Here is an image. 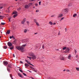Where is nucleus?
I'll return each mask as SVG.
<instances>
[{
    "mask_svg": "<svg viewBox=\"0 0 79 79\" xmlns=\"http://www.w3.org/2000/svg\"><path fill=\"white\" fill-rule=\"evenodd\" d=\"M25 66L26 67H28V66H29V65L28 64H25Z\"/></svg>",
    "mask_w": 79,
    "mask_h": 79,
    "instance_id": "17",
    "label": "nucleus"
},
{
    "mask_svg": "<svg viewBox=\"0 0 79 79\" xmlns=\"http://www.w3.org/2000/svg\"><path fill=\"white\" fill-rule=\"evenodd\" d=\"M6 34H10V30L7 31L6 32Z\"/></svg>",
    "mask_w": 79,
    "mask_h": 79,
    "instance_id": "13",
    "label": "nucleus"
},
{
    "mask_svg": "<svg viewBox=\"0 0 79 79\" xmlns=\"http://www.w3.org/2000/svg\"><path fill=\"white\" fill-rule=\"evenodd\" d=\"M67 71L68 72V71H69V70H67Z\"/></svg>",
    "mask_w": 79,
    "mask_h": 79,
    "instance_id": "59",
    "label": "nucleus"
},
{
    "mask_svg": "<svg viewBox=\"0 0 79 79\" xmlns=\"http://www.w3.org/2000/svg\"><path fill=\"white\" fill-rule=\"evenodd\" d=\"M24 41H25V42H27V41H28V40H27V39H26L24 40Z\"/></svg>",
    "mask_w": 79,
    "mask_h": 79,
    "instance_id": "27",
    "label": "nucleus"
},
{
    "mask_svg": "<svg viewBox=\"0 0 79 79\" xmlns=\"http://www.w3.org/2000/svg\"><path fill=\"white\" fill-rule=\"evenodd\" d=\"M29 8V5H26L25 6V9H27V8Z\"/></svg>",
    "mask_w": 79,
    "mask_h": 79,
    "instance_id": "8",
    "label": "nucleus"
},
{
    "mask_svg": "<svg viewBox=\"0 0 79 79\" xmlns=\"http://www.w3.org/2000/svg\"><path fill=\"white\" fill-rule=\"evenodd\" d=\"M49 24H50V25H53V23L51 22H49Z\"/></svg>",
    "mask_w": 79,
    "mask_h": 79,
    "instance_id": "26",
    "label": "nucleus"
},
{
    "mask_svg": "<svg viewBox=\"0 0 79 79\" xmlns=\"http://www.w3.org/2000/svg\"><path fill=\"white\" fill-rule=\"evenodd\" d=\"M58 35H60V32H59V33L58 34Z\"/></svg>",
    "mask_w": 79,
    "mask_h": 79,
    "instance_id": "57",
    "label": "nucleus"
},
{
    "mask_svg": "<svg viewBox=\"0 0 79 79\" xmlns=\"http://www.w3.org/2000/svg\"><path fill=\"white\" fill-rule=\"evenodd\" d=\"M60 60H64V57H60Z\"/></svg>",
    "mask_w": 79,
    "mask_h": 79,
    "instance_id": "19",
    "label": "nucleus"
},
{
    "mask_svg": "<svg viewBox=\"0 0 79 79\" xmlns=\"http://www.w3.org/2000/svg\"><path fill=\"white\" fill-rule=\"evenodd\" d=\"M20 63H21V64L23 63V62L21 61H20Z\"/></svg>",
    "mask_w": 79,
    "mask_h": 79,
    "instance_id": "51",
    "label": "nucleus"
},
{
    "mask_svg": "<svg viewBox=\"0 0 79 79\" xmlns=\"http://www.w3.org/2000/svg\"><path fill=\"white\" fill-rule=\"evenodd\" d=\"M31 1H34V0H31Z\"/></svg>",
    "mask_w": 79,
    "mask_h": 79,
    "instance_id": "63",
    "label": "nucleus"
},
{
    "mask_svg": "<svg viewBox=\"0 0 79 79\" xmlns=\"http://www.w3.org/2000/svg\"><path fill=\"white\" fill-rule=\"evenodd\" d=\"M71 54H69L68 56V58L69 59V60H71Z\"/></svg>",
    "mask_w": 79,
    "mask_h": 79,
    "instance_id": "11",
    "label": "nucleus"
},
{
    "mask_svg": "<svg viewBox=\"0 0 79 79\" xmlns=\"http://www.w3.org/2000/svg\"><path fill=\"white\" fill-rule=\"evenodd\" d=\"M12 79H13V77L11 78Z\"/></svg>",
    "mask_w": 79,
    "mask_h": 79,
    "instance_id": "64",
    "label": "nucleus"
},
{
    "mask_svg": "<svg viewBox=\"0 0 79 79\" xmlns=\"http://www.w3.org/2000/svg\"><path fill=\"white\" fill-rule=\"evenodd\" d=\"M76 69L77 71H79V68H76Z\"/></svg>",
    "mask_w": 79,
    "mask_h": 79,
    "instance_id": "35",
    "label": "nucleus"
},
{
    "mask_svg": "<svg viewBox=\"0 0 79 79\" xmlns=\"http://www.w3.org/2000/svg\"><path fill=\"white\" fill-rule=\"evenodd\" d=\"M74 52H75V54H76V53H77V51H76V50H75Z\"/></svg>",
    "mask_w": 79,
    "mask_h": 79,
    "instance_id": "42",
    "label": "nucleus"
},
{
    "mask_svg": "<svg viewBox=\"0 0 79 79\" xmlns=\"http://www.w3.org/2000/svg\"><path fill=\"white\" fill-rule=\"evenodd\" d=\"M13 57H15V55H13Z\"/></svg>",
    "mask_w": 79,
    "mask_h": 79,
    "instance_id": "61",
    "label": "nucleus"
},
{
    "mask_svg": "<svg viewBox=\"0 0 79 79\" xmlns=\"http://www.w3.org/2000/svg\"><path fill=\"white\" fill-rule=\"evenodd\" d=\"M18 75L19 77H21V78H23V76H22V75L21 74H20V73H18Z\"/></svg>",
    "mask_w": 79,
    "mask_h": 79,
    "instance_id": "12",
    "label": "nucleus"
},
{
    "mask_svg": "<svg viewBox=\"0 0 79 79\" xmlns=\"http://www.w3.org/2000/svg\"><path fill=\"white\" fill-rule=\"evenodd\" d=\"M69 10L68 8L63 9L61 11L62 13L63 14H66L68 12Z\"/></svg>",
    "mask_w": 79,
    "mask_h": 79,
    "instance_id": "2",
    "label": "nucleus"
},
{
    "mask_svg": "<svg viewBox=\"0 0 79 79\" xmlns=\"http://www.w3.org/2000/svg\"><path fill=\"white\" fill-rule=\"evenodd\" d=\"M54 16H54V15H52L51 16V17H54Z\"/></svg>",
    "mask_w": 79,
    "mask_h": 79,
    "instance_id": "58",
    "label": "nucleus"
},
{
    "mask_svg": "<svg viewBox=\"0 0 79 79\" xmlns=\"http://www.w3.org/2000/svg\"><path fill=\"white\" fill-rule=\"evenodd\" d=\"M42 48H43V49H44V45H43Z\"/></svg>",
    "mask_w": 79,
    "mask_h": 79,
    "instance_id": "45",
    "label": "nucleus"
},
{
    "mask_svg": "<svg viewBox=\"0 0 79 79\" xmlns=\"http://www.w3.org/2000/svg\"><path fill=\"white\" fill-rule=\"evenodd\" d=\"M10 39H15V37L13 36H10L9 37Z\"/></svg>",
    "mask_w": 79,
    "mask_h": 79,
    "instance_id": "14",
    "label": "nucleus"
},
{
    "mask_svg": "<svg viewBox=\"0 0 79 79\" xmlns=\"http://www.w3.org/2000/svg\"><path fill=\"white\" fill-rule=\"evenodd\" d=\"M25 61H26V62H27V63L29 64H30V65H31V66H34V65L31 64V62H29L28 61H27V60H26Z\"/></svg>",
    "mask_w": 79,
    "mask_h": 79,
    "instance_id": "6",
    "label": "nucleus"
},
{
    "mask_svg": "<svg viewBox=\"0 0 79 79\" xmlns=\"http://www.w3.org/2000/svg\"><path fill=\"white\" fill-rule=\"evenodd\" d=\"M30 68H31V69H34V68H33L31 66H30Z\"/></svg>",
    "mask_w": 79,
    "mask_h": 79,
    "instance_id": "43",
    "label": "nucleus"
},
{
    "mask_svg": "<svg viewBox=\"0 0 79 79\" xmlns=\"http://www.w3.org/2000/svg\"><path fill=\"white\" fill-rule=\"evenodd\" d=\"M8 67L10 68H11V64H8Z\"/></svg>",
    "mask_w": 79,
    "mask_h": 79,
    "instance_id": "15",
    "label": "nucleus"
},
{
    "mask_svg": "<svg viewBox=\"0 0 79 79\" xmlns=\"http://www.w3.org/2000/svg\"><path fill=\"white\" fill-rule=\"evenodd\" d=\"M39 5H41V1H40L39 2Z\"/></svg>",
    "mask_w": 79,
    "mask_h": 79,
    "instance_id": "39",
    "label": "nucleus"
},
{
    "mask_svg": "<svg viewBox=\"0 0 79 79\" xmlns=\"http://www.w3.org/2000/svg\"><path fill=\"white\" fill-rule=\"evenodd\" d=\"M26 19H24L22 21L21 23L24 24L25 23V21H26Z\"/></svg>",
    "mask_w": 79,
    "mask_h": 79,
    "instance_id": "9",
    "label": "nucleus"
},
{
    "mask_svg": "<svg viewBox=\"0 0 79 79\" xmlns=\"http://www.w3.org/2000/svg\"><path fill=\"white\" fill-rule=\"evenodd\" d=\"M19 70L21 72V73H23V71H22V69H19Z\"/></svg>",
    "mask_w": 79,
    "mask_h": 79,
    "instance_id": "34",
    "label": "nucleus"
},
{
    "mask_svg": "<svg viewBox=\"0 0 79 79\" xmlns=\"http://www.w3.org/2000/svg\"><path fill=\"white\" fill-rule=\"evenodd\" d=\"M67 48V47H65L63 48V49L64 50H65V49H66Z\"/></svg>",
    "mask_w": 79,
    "mask_h": 79,
    "instance_id": "28",
    "label": "nucleus"
},
{
    "mask_svg": "<svg viewBox=\"0 0 79 79\" xmlns=\"http://www.w3.org/2000/svg\"><path fill=\"white\" fill-rule=\"evenodd\" d=\"M56 24V23H54L53 24L52 23V25H55Z\"/></svg>",
    "mask_w": 79,
    "mask_h": 79,
    "instance_id": "52",
    "label": "nucleus"
},
{
    "mask_svg": "<svg viewBox=\"0 0 79 79\" xmlns=\"http://www.w3.org/2000/svg\"><path fill=\"white\" fill-rule=\"evenodd\" d=\"M76 58H77V57H78V56L77 55H76Z\"/></svg>",
    "mask_w": 79,
    "mask_h": 79,
    "instance_id": "54",
    "label": "nucleus"
},
{
    "mask_svg": "<svg viewBox=\"0 0 79 79\" xmlns=\"http://www.w3.org/2000/svg\"><path fill=\"white\" fill-rule=\"evenodd\" d=\"M37 33H35V34H37Z\"/></svg>",
    "mask_w": 79,
    "mask_h": 79,
    "instance_id": "60",
    "label": "nucleus"
},
{
    "mask_svg": "<svg viewBox=\"0 0 79 79\" xmlns=\"http://www.w3.org/2000/svg\"><path fill=\"white\" fill-rule=\"evenodd\" d=\"M7 44L9 47H11L12 46V44L10 43V42H8L7 43Z\"/></svg>",
    "mask_w": 79,
    "mask_h": 79,
    "instance_id": "5",
    "label": "nucleus"
},
{
    "mask_svg": "<svg viewBox=\"0 0 79 79\" xmlns=\"http://www.w3.org/2000/svg\"><path fill=\"white\" fill-rule=\"evenodd\" d=\"M66 71V69H64V70H63V71Z\"/></svg>",
    "mask_w": 79,
    "mask_h": 79,
    "instance_id": "62",
    "label": "nucleus"
},
{
    "mask_svg": "<svg viewBox=\"0 0 79 79\" xmlns=\"http://www.w3.org/2000/svg\"><path fill=\"white\" fill-rule=\"evenodd\" d=\"M4 48H5V49H6L7 48V46H4Z\"/></svg>",
    "mask_w": 79,
    "mask_h": 79,
    "instance_id": "30",
    "label": "nucleus"
},
{
    "mask_svg": "<svg viewBox=\"0 0 79 79\" xmlns=\"http://www.w3.org/2000/svg\"><path fill=\"white\" fill-rule=\"evenodd\" d=\"M65 32H67V28H65Z\"/></svg>",
    "mask_w": 79,
    "mask_h": 79,
    "instance_id": "46",
    "label": "nucleus"
},
{
    "mask_svg": "<svg viewBox=\"0 0 79 79\" xmlns=\"http://www.w3.org/2000/svg\"><path fill=\"white\" fill-rule=\"evenodd\" d=\"M15 47L18 50H20L22 52H24V48L23 46H17Z\"/></svg>",
    "mask_w": 79,
    "mask_h": 79,
    "instance_id": "1",
    "label": "nucleus"
},
{
    "mask_svg": "<svg viewBox=\"0 0 79 79\" xmlns=\"http://www.w3.org/2000/svg\"><path fill=\"white\" fill-rule=\"evenodd\" d=\"M18 10H21V8H19V9H18Z\"/></svg>",
    "mask_w": 79,
    "mask_h": 79,
    "instance_id": "55",
    "label": "nucleus"
},
{
    "mask_svg": "<svg viewBox=\"0 0 79 79\" xmlns=\"http://www.w3.org/2000/svg\"><path fill=\"white\" fill-rule=\"evenodd\" d=\"M32 3H31L29 4V6H32Z\"/></svg>",
    "mask_w": 79,
    "mask_h": 79,
    "instance_id": "21",
    "label": "nucleus"
},
{
    "mask_svg": "<svg viewBox=\"0 0 79 79\" xmlns=\"http://www.w3.org/2000/svg\"><path fill=\"white\" fill-rule=\"evenodd\" d=\"M29 55L31 56V58L32 59H33V60L36 59V56H35V55L34 53H30L29 54Z\"/></svg>",
    "mask_w": 79,
    "mask_h": 79,
    "instance_id": "3",
    "label": "nucleus"
},
{
    "mask_svg": "<svg viewBox=\"0 0 79 79\" xmlns=\"http://www.w3.org/2000/svg\"><path fill=\"white\" fill-rule=\"evenodd\" d=\"M64 19V17L62 18L61 19H60V21H61V20H63Z\"/></svg>",
    "mask_w": 79,
    "mask_h": 79,
    "instance_id": "48",
    "label": "nucleus"
},
{
    "mask_svg": "<svg viewBox=\"0 0 79 79\" xmlns=\"http://www.w3.org/2000/svg\"><path fill=\"white\" fill-rule=\"evenodd\" d=\"M62 16H63V14H60L58 16V18H61V17H62Z\"/></svg>",
    "mask_w": 79,
    "mask_h": 79,
    "instance_id": "10",
    "label": "nucleus"
},
{
    "mask_svg": "<svg viewBox=\"0 0 79 79\" xmlns=\"http://www.w3.org/2000/svg\"><path fill=\"white\" fill-rule=\"evenodd\" d=\"M39 12V10H36V13H38V12Z\"/></svg>",
    "mask_w": 79,
    "mask_h": 79,
    "instance_id": "38",
    "label": "nucleus"
},
{
    "mask_svg": "<svg viewBox=\"0 0 79 79\" xmlns=\"http://www.w3.org/2000/svg\"><path fill=\"white\" fill-rule=\"evenodd\" d=\"M73 16L74 18H75V17H76L77 16V14H74Z\"/></svg>",
    "mask_w": 79,
    "mask_h": 79,
    "instance_id": "18",
    "label": "nucleus"
},
{
    "mask_svg": "<svg viewBox=\"0 0 79 79\" xmlns=\"http://www.w3.org/2000/svg\"><path fill=\"white\" fill-rule=\"evenodd\" d=\"M27 58H29L30 60H31V57H29L28 56H27Z\"/></svg>",
    "mask_w": 79,
    "mask_h": 79,
    "instance_id": "40",
    "label": "nucleus"
},
{
    "mask_svg": "<svg viewBox=\"0 0 79 79\" xmlns=\"http://www.w3.org/2000/svg\"><path fill=\"white\" fill-rule=\"evenodd\" d=\"M7 70L8 71V72H10V69L9 68H7Z\"/></svg>",
    "mask_w": 79,
    "mask_h": 79,
    "instance_id": "29",
    "label": "nucleus"
},
{
    "mask_svg": "<svg viewBox=\"0 0 79 79\" xmlns=\"http://www.w3.org/2000/svg\"><path fill=\"white\" fill-rule=\"evenodd\" d=\"M10 77H11V78H12V77H12V75L10 74Z\"/></svg>",
    "mask_w": 79,
    "mask_h": 79,
    "instance_id": "41",
    "label": "nucleus"
},
{
    "mask_svg": "<svg viewBox=\"0 0 79 79\" xmlns=\"http://www.w3.org/2000/svg\"><path fill=\"white\" fill-rule=\"evenodd\" d=\"M3 18V17L2 15H0V19H2Z\"/></svg>",
    "mask_w": 79,
    "mask_h": 79,
    "instance_id": "20",
    "label": "nucleus"
},
{
    "mask_svg": "<svg viewBox=\"0 0 79 79\" xmlns=\"http://www.w3.org/2000/svg\"><path fill=\"white\" fill-rule=\"evenodd\" d=\"M35 6H38V4H35Z\"/></svg>",
    "mask_w": 79,
    "mask_h": 79,
    "instance_id": "49",
    "label": "nucleus"
},
{
    "mask_svg": "<svg viewBox=\"0 0 79 79\" xmlns=\"http://www.w3.org/2000/svg\"><path fill=\"white\" fill-rule=\"evenodd\" d=\"M28 71H29V72H30V73H32V72H31V71H29V70H27Z\"/></svg>",
    "mask_w": 79,
    "mask_h": 79,
    "instance_id": "56",
    "label": "nucleus"
},
{
    "mask_svg": "<svg viewBox=\"0 0 79 79\" xmlns=\"http://www.w3.org/2000/svg\"><path fill=\"white\" fill-rule=\"evenodd\" d=\"M26 23H27V24L28 25H29V21H27Z\"/></svg>",
    "mask_w": 79,
    "mask_h": 79,
    "instance_id": "31",
    "label": "nucleus"
},
{
    "mask_svg": "<svg viewBox=\"0 0 79 79\" xmlns=\"http://www.w3.org/2000/svg\"><path fill=\"white\" fill-rule=\"evenodd\" d=\"M26 44H24V45H22V46H23V47H26Z\"/></svg>",
    "mask_w": 79,
    "mask_h": 79,
    "instance_id": "47",
    "label": "nucleus"
},
{
    "mask_svg": "<svg viewBox=\"0 0 79 79\" xmlns=\"http://www.w3.org/2000/svg\"><path fill=\"white\" fill-rule=\"evenodd\" d=\"M68 6H72V3H70L69 5Z\"/></svg>",
    "mask_w": 79,
    "mask_h": 79,
    "instance_id": "23",
    "label": "nucleus"
},
{
    "mask_svg": "<svg viewBox=\"0 0 79 79\" xmlns=\"http://www.w3.org/2000/svg\"><path fill=\"white\" fill-rule=\"evenodd\" d=\"M3 63L4 64V65H5V66L7 65L8 64V62L6 61H4L3 62Z\"/></svg>",
    "mask_w": 79,
    "mask_h": 79,
    "instance_id": "7",
    "label": "nucleus"
},
{
    "mask_svg": "<svg viewBox=\"0 0 79 79\" xmlns=\"http://www.w3.org/2000/svg\"><path fill=\"white\" fill-rule=\"evenodd\" d=\"M27 31V30L25 29L24 31V33H26Z\"/></svg>",
    "mask_w": 79,
    "mask_h": 79,
    "instance_id": "24",
    "label": "nucleus"
},
{
    "mask_svg": "<svg viewBox=\"0 0 79 79\" xmlns=\"http://www.w3.org/2000/svg\"><path fill=\"white\" fill-rule=\"evenodd\" d=\"M36 24L37 26H39V23H38V22H36Z\"/></svg>",
    "mask_w": 79,
    "mask_h": 79,
    "instance_id": "32",
    "label": "nucleus"
},
{
    "mask_svg": "<svg viewBox=\"0 0 79 79\" xmlns=\"http://www.w3.org/2000/svg\"><path fill=\"white\" fill-rule=\"evenodd\" d=\"M23 74L25 76H27V75H26V73H23Z\"/></svg>",
    "mask_w": 79,
    "mask_h": 79,
    "instance_id": "37",
    "label": "nucleus"
},
{
    "mask_svg": "<svg viewBox=\"0 0 79 79\" xmlns=\"http://www.w3.org/2000/svg\"><path fill=\"white\" fill-rule=\"evenodd\" d=\"M17 16H18V14H16L14 15V18H15V17H16Z\"/></svg>",
    "mask_w": 79,
    "mask_h": 79,
    "instance_id": "25",
    "label": "nucleus"
},
{
    "mask_svg": "<svg viewBox=\"0 0 79 79\" xmlns=\"http://www.w3.org/2000/svg\"><path fill=\"white\" fill-rule=\"evenodd\" d=\"M13 48L14 47L13 46H12V47H10L9 48L10 49V50H13Z\"/></svg>",
    "mask_w": 79,
    "mask_h": 79,
    "instance_id": "22",
    "label": "nucleus"
},
{
    "mask_svg": "<svg viewBox=\"0 0 79 79\" xmlns=\"http://www.w3.org/2000/svg\"><path fill=\"white\" fill-rule=\"evenodd\" d=\"M70 50V49H69V48H67L65 51L66 53H69V51Z\"/></svg>",
    "mask_w": 79,
    "mask_h": 79,
    "instance_id": "4",
    "label": "nucleus"
},
{
    "mask_svg": "<svg viewBox=\"0 0 79 79\" xmlns=\"http://www.w3.org/2000/svg\"><path fill=\"white\" fill-rule=\"evenodd\" d=\"M11 17L9 18V20H11Z\"/></svg>",
    "mask_w": 79,
    "mask_h": 79,
    "instance_id": "50",
    "label": "nucleus"
},
{
    "mask_svg": "<svg viewBox=\"0 0 79 79\" xmlns=\"http://www.w3.org/2000/svg\"><path fill=\"white\" fill-rule=\"evenodd\" d=\"M18 13V12H17L16 11H14L13 13V14L14 15H15L17 14Z\"/></svg>",
    "mask_w": 79,
    "mask_h": 79,
    "instance_id": "16",
    "label": "nucleus"
},
{
    "mask_svg": "<svg viewBox=\"0 0 79 79\" xmlns=\"http://www.w3.org/2000/svg\"><path fill=\"white\" fill-rule=\"evenodd\" d=\"M33 71H34V72H35L36 73H37V70L34 69L33 70Z\"/></svg>",
    "mask_w": 79,
    "mask_h": 79,
    "instance_id": "33",
    "label": "nucleus"
},
{
    "mask_svg": "<svg viewBox=\"0 0 79 79\" xmlns=\"http://www.w3.org/2000/svg\"><path fill=\"white\" fill-rule=\"evenodd\" d=\"M2 8H3V7H0V9H2Z\"/></svg>",
    "mask_w": 79,
    "mask_h": 79,
    "instance_id": "53",
    "label": "nucleus"
},
{
    "mask_svg": "<svg viewBox=\"0 0 79 79\" xmlns=\"http://www.w3.org/2000/svg\"><path fill=\"white\" fill-rule=\"evenodd\" d=\"M34 22H35V23H36L37 22V20H35V19H34Z\"/></svg>",
    "mask_w": 79,
    "mask_h": 79,
    "instance_id": "44",
    "label": "nucleus"
},
{
    "mask_svg": "<svg viewBox=\"0 0 79 79\" xmlns=\"http://www.w3.org/2000/svg\"><path fill=\"white\" fill-rule=\"evenodd\" d=\"M5 23H1V25H4Z\"/></svg>",
    "mask_w": 79,
    "mask_h": 79,
    "instance_id": "36",
    "label": "nucleus"
}]
</instances>
